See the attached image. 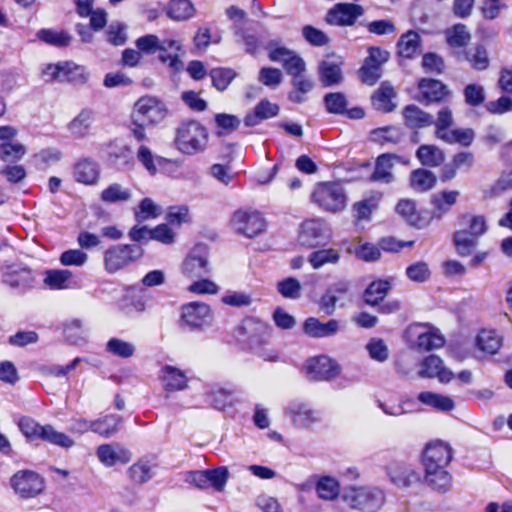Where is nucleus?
Returning a JSON list of instances; mask_svg holds the SVG:
<instances>
[{
    "instance_id": "79ce46f5",
    "label": "nucleus",
    "mask_w": 512,
    "mask_h": 512,
    "mask_svg": "<svg viewBox=\"0 0 512 512\" xmlns=\"http://www.w3.org/2000/svg\"><path fill=\"white\" fill-rule=\"evenodd\" d=\"M436 184V176L425 169L414 170L411 174V186L421 192L428 191Z\"/></svg>"
},
{
    "instance_id": "c03bdc74",
    "label": "nucleus",
    "mask_w": 512,
    "mask_h": 512,
    "mask_svg": "<svg viewBox=\"0 0 512 512\" xmlns=\"http://www.w3.org/2000/svg\"><path fill=\"white\" fill-rule=\"evenodd\" d=\"M510 189H512V170L502 173L493 185L485 188L483 190V198L491 199L498 197Z\"/></svg>"
},
{
    "instance_id": "774afa93",
    "label": "nucleus",
    "mask_w": 512,
    "mask_h": 512,
    "mask_svg": "<svg viewBox=\"0 0 512 512\" xmlns=\"http://www.w3.org/2000/svg\"><path fill=\"white\" fill-rule=\"evenodd\" d=\"M458 191H443L433 195L432 203L441 212L448 211L457 200Z\"/></svg>"
},
{
    "instance_id": "f03ea898",
    "label": "nucleus",
    "mask_w": 512,
    "mask_h": 512,
    "mask_svg": "<svg viewBox=\"0 0 512 512\" xmlns=\"http://www.w3.org/2000/svg\"><path fill=\"white\" fill-rule=\"evenodd\" d=\"M209 140L207 128L196 120L182 121L175 131L174 144L184 155L193 156L205 151Z\"/></svg>"
},
{
    "instance_id": "b1692460",
    "label": "nucleus",
    "mask_w": 512,
    "mask_h": 512,
    "mask_svg": "<svg viewBox=\"0 0 512 512\" xmlns=\"http://www.w3.org/2000/svg\"><path fill=\"white\" fill-rule=\"evenodd\" d=\"M96 455L99 461L105 466H113L118 462L125 463L126 450L117 443L102 444L97 448Z\"/></svg>"
},
{
    "instance_id": "2f4dec72",
    "label": "nucleus",
    "mask_w": 512,
    "mask_h": 512,
    "mask_svg": "<svg viewBox=\"0 0 512 512\" xmlns=\"http://www.w3.org/2000/svg\"><path fill=\"white\" fill-rule=\"evenodd\" d=\"M394 89L388 82H382L377 91L372 95L373 106L383 112H391L395 108L392 103Z\"/></svg>"
},
{
    "instance_id": "473e14b6",
    "label": "nucleus",
    "mask_w": 512,
    "mask_h": 512,
    "mask_svg": "<svg viewBox=\"0 0 512 512\" xmlns=\"http://www.w3.org/2000/svg\"><path fill=\"white\" fill-rule=\"evenodd\" d=\"M391 289L387 280H376L371 282L364 291V301L370 306L378 305Z\"/></svg>"
},
{
    "instance_id": "4c0bfd02",
    "label": "nucleus",
    "mask_w": 512,
    "mask_h": 512,
    "mask_svg": "<svg viewBox=\"0 0 512 512\" xmlns=\"http://www.w3.org/2000/svg\"><path fill=\"white\" fill-rule=\"evenodd\" d=\"M446 41L453 48L465 47L471 40L466 25L458 23L445 31Z\"/></svg>"
},
{
    "instance_id": "f704fd0d",
    "label": "nucleus",
    "mask_w": 512,
    "mask_h": 512,
    "mask_svg": "<svg viewBox=\"0 0 512 512\" xmlns=\"http://www.w3.org/2000/svg\"><path fill=\"white\" fill-rule=\"evenodd\" d=\"M120 419L117 415L109 414L92 421V432L109 438L119 430Z\"/></svg>"
},
{
    "instance_id": "c85d7f7f",
    "label": "nucleus",
    "mask_w": 512,
    "mask_h": 512,
    "mask_svg": "<svg viewBox=\"0 0 512 512\" xmlns=\"http://www.w3.org/2000/svg\"><path fill=\"white\" fill-rule=\"evenodd\" d=\"M469 65L477 71H484L490 65V58L487 49L483 45H476L465 50L461 56Z\"/></svg>"
},
{
    "instance_id": "a878e982",
    "label": "nucleus",
    "mask_w": 512,
    "mask_h": 512,
    "mask_svg": "<svg viewBox=\"0 0 512 512\" xmlns=\"http://www.w3.org/2000/svg\"><path fill=\"white\" fill-rule=\"evenodd\" d=\"M405 125L409 128H424L434 123L433 116L416 105H408L403 110Z\"/></svg>"
},
{
    "instance_id": "39448f33",
    "label": "nucleus",
    "mask_w": 512,
    "mask_h": 512,
    "mask_svg": "<svg viewBox=\"0 0 512 512\" xmlns=\"http://www.w3.org/2000/svg\"><path fill=\"white\" fill-rule=\"evenodd\" d=\"M135 122L156 125L164 121L169 115L166 103L160 98L152 95H145L134 104Z\"/></svg>"
},
{
    "instance_id": "58836bf2",
    "label": "nucleus",
    "mask_w": 512,
    "mask_h": 512,
    "mask_svg": "<svg viewBox=\"0 0 512 512\" xmlns=\"http://www.w3.org/2000/svg\"><path fill=\"white\" fill-rule=\"evenodd\" d=\"M396 210L408 224L417 228H422L426 225L425 220L416 211L415 203L413 201L401 200L397 204Z\"/></svg>"
},
{
    "instance_id": "5fc2aeb1",
    "label": "nucleus",
    "mask_w": 512,
    "mask_h": 512,
    "mask_svg": "<svg viewBox=\"0 0 512 512\" xmlns=\"http://www.w3.org/2000/svg\"><path fill=\"white\" fill-rule=\"evenodd\" d=\"M71 277L72 272L69 270H48L44 282L52 289H65Z\"/></svg>"
},
{
    "instance_id": "f257e3e1",
    "label": "nucleus",
    "mask_w": 512,
    "mask_h": 512,
    "mask_svg": "<svg viewBox=\"0 0 512 512\" xmlns=\"http://www.w3.org/2000/svg\"><path fill=\"white\" fill-rule=\"evenodd\" d=\"M452 458L448 443L438 440L426 445L422 454L423 481L432 492L444 495L452 490L454 478L447 469Z\"/></svg>"
},
{
    "instance_id": "a19ab883",
    "label": "nucleus",
    "mask_w": 512,
    "mask_h": 512,
    "mask_svg": "<svg viewBox=\"0 0 512 512\" xmlns=\"http://www.w3.org/2000/svg\"><path fill=\"white\" fill-rule=\"evenodd\" d=\"M418 400L425 405L444 412L454 408V401L450 397L433 392H421L418 395Z\"/></svg>"
},
{
    "instance_id": "bf43d9fd",
    "label": "nucleus",
    "mask_w": 512,
    "mask_h": 512,
    "mask_svg": "<svg viewBox=\"0 0 512 512\" xmlns=\"http://www.w3.org/2000/svg\"><path fill=\"white\" fill-rule=\"evenodd\" d=\"M461 225L468 227L466 230L475 238L481 236L487 230L485 218L480 215H464L461 218Z\"/></svg>"
},
{
    "instance_id": "bb28decb",
    "label": "nucleus",
    "mask_w": 512,
    "mask_h": 512,
    "mask_svg": "<svg viewBox=\"0 0 512 512\" xmlns=\"http://www.w3.org/2000/svg\"><path fill=\"white\" fill-rule=\"evenodd\" d=\"M166 15L174 21H186L195 14V8L190 0H171L165 7Z\"/></svg>"
},
{
    "instance_id": "49530a36",
    "label": "nucleus",
    "mask_w": 512,
    "mask_h": 512,
    "mask_svg": "<svg viewBox=\"0 0 512 512\" xmlns=\"http://www.w3.org/2000/svg\"><path fill=\"white\" fill-rule=\"evenodd\" d=\"M340 254L335 249H322L310 254L308 261L314 269H319L325 264H335L339 261Z\"/></svg>"
},
{
    "instance_id": "6ab92c4d",
    "label": "nucleus",
    "mask_w": 512,
    "mask_h": 512,
    "mask_svg": "<svg viewBox=\"0 0 512 512\" xmlns=\"http://www.w3.org/2000/svg\"><path fill=\"white\" fill-rule=\"evenodd\" d=\"M419 376L422 378H438L442 383H448L454 377L451 370L443 365V361L436 355H429L421 363Z\"/></svg>"
},
{
    "instance_id": "c756f323",
    "label": "nucleus",
    "mask_w": 512,
    "mask_h": 512,
    "mask_svg": "<svg viewBox=\"0 0 512 512\" xmlns=\"http://www.w3.org/2000/svg\"><path fill=\"white\" fill-rule=\"evenodd\" d=\"M420 45V35L417 32L410 30L403 34L398 40V54L403 58L411 59L418 53Z\"/></svg>"
},
{
    "instance_id": "f8f14e48",
    "label": "nucleus",
    "mask_w": 512,
    "mask_h": 512,
    "mask_svg": "<svg viewBox=\"0 0 512 512\" xmlns=\"http://www.w3.org/2000/svg\"><path fill=\"white\" fill-rule=\"evenodd\" d=\"M304 368L307 377L313 381L330 380L340 372L338 364L325 355L308 359Z\"/></svg>"
},
{
    "instance_id": "09e8293b",
    "label": "nucleus",
    "mask_w": 512,
    "mask_h": 512,
    "mask_svg": "<svg viewBox=\"0 0 512 512\" xmlns=\"http://www.w3.org/2000/svg\"><path fill=\"white\" fill-rule=\"evenodd\" d=\"M26 154V148L21 143H0V159L4 162H17Z\"/></svg>"
},
{
    "instance_id": "423d86ee",
    "label": "nucleus",
    "mask_w": 512,
    "mask_h": 512,
    "mask_svg": "<svg viewBox=\"0 0 512 512\" xmlns=\"http://www.w3.org/2000/svg\"><path fill=\"white\" fill-rule=\"evenodd\" d=\"M2 283L18 294H24L36 286V276L26 266L9 265L2 271Z\"/></svg>"
},
{
    "instance_id": "9d476101",
    "label": "nucleus",
    "mask_w": 512,
    "mask_h": 512,
    "mask_svg": "<svg viewBox=\"0 0 512 512\" xmlns=\"http://www.w3.org/2000/svg\"><path fill=\"white\" fill-rule=\"evenodd\" d=\"M329 239V230L320 219L306 220L300 226L299 242L302 246L314 248L325 245Z\"/></svg>"
},
{
    "instance_id": "c9c22d12",
    "label": "nucleus",
    "mask_w": 512,
    "mask_h": 512,
    "mask_svg": "<svg viewBox=\"0 0 512 512\" xmlns=\"http://www.w3.org/2000/svg\"><path fill=\"white\" fill-rule=\"evenodd\" d=\"M94 117L90 110H82L68 125L70 133L76 138L85 137L91 128Z\"/></svg>"
},
{
    "instance_id": "0eeeda50",
    "label": "nucleus",
    "mask_w": 512,
    "mask_h": 512,
    "mask_svg": "<svg viewBox=\"0 0 512 512\" xmlns=\"http://www.w3.org/2000/svg\"><path fill=\"white\" fill-rule=\"evenodd\" d=\"M10 482L15 493L23 499L36 497L44 489V479L31 470L16 472Z\"/></svg>"
},
{
    "instance_id": "e433bc0d",
    "label": "nucleus",
    "mask_w": 512,
    "mask_h": 512,
    "mask_svg": "<svg viewBox=\"0 0 512 512\" xmlns=\"http://www.w3.org/2000/svg\"><path fill=\"white\" fill-rule=\"evenodd\" d=\"M162 380L166 390H182L187 385L186 376L177 368L165 366L162 369Z\"/></svg>"
},
{
    "instance_id": "7ed1b4c3",
    "label": "nucleus",
    "mask_w": 512,
    "mask_h": 512,
    "mask_svg": "<svg viewBox=\"0 0 512 512\" xmlns=\"http://www.w3.org/2000/svg\"><path fill=\"white\" fill-rule=\"evenodd\" d=\"M343 499L353 509L363 512H377L384 505L385 492L379 487L351 486L344 490Z\"/></svg>"
},
{
    "instance_id": "de8ad7c7",
    "label": "nucleus",
    "mask_w": 512,
    "mask_h": 512,
    "mask_svg": "<svg viewBox=\"0 0 512 512\" xmlns=\"http://www.w3.org/2000/svg\"><path fill=\"white\" fill-rule=\"evenodd\" d=\"M154 467L155 465L151 464L150 461L142 459L130 467V478L135 483H145L153 477Z\"/></svg>"
},
{
    "instance_id": "6e6d98bb",
    "label": "nucleus",
    "mask_w": 512,
    "mask_h": 512,
    "mask_svg": "<svg viewBox=\"0 0 512 512\" xmlns=\"http://www.w3.org/2000/svg\"><path fill=\"white\" fill-rule=\"evenodd\" d=\"M235 76L236 73L229 68H214L210 71L212 84L219 91H224Z\"/></svg>"
},
{
    "instance_id": "7c9ffc66",
    "label": "nucleus",
    "mask_w": 512,
    "mask_h": 512,
    "mask_svg": "<svg viewBox=\"0 0 512 512\" xmlns=\"http://www.w3.org/2000/svg\"><path fill=\"white\" fill-rule=\"evenodd\" d=\"M419 89L421 92V101L436 102L440 101L446 94L445 85L434 79H422L419 82Z\"/></svg>"
},
{
    "instance_id": "603ef678",
    "label": "nucleus",
    "mask_w": 512,
    "mask_h": 512,
    "mask_svg": "<svg viewBox=\"0 0 512 512\" xmlns=\"http://www.w3.org/2000/svg\"><path fill=\"white\" fill-rule=\"evenodd\" d=\"M318 496L323 500H333L339 495V484L331 477H322L316 485Z\"/></svg>"
},
{
    "instance_id": "ea45409f",
    "label": "nucleus",
    "mask_w": 512,
    "mask_h": 512,
    "mask_svg": "<svg viewBox=\"0 0 512 512\" xmlns=\"http://www.w3.org/2000/svg\"><path fill=\"white\" fill-rule=\"evenodd\" d=\"M474 138L475 132L471 128L447 130L439 137V139L448 144L458 143L464 147H469L473 143Z\"/></svg>"
},
{
    "instance_id": "2eb2a0df",
    "label": "nucleus",
    "mask_w": 512,
    "mask_h": 512,
    "mask_svg": "<svg viewBox=\"0 0 512 512\" xmlns=\"http://www.w3.org/2000/svg\"><path fill=\"white\" fill-rule=\"evenodd\" d=\"M351 282L346 279L338 280L328 286L319 301L320 309L326 315L334 314L337 303L349 294L351 290Z\"/></svg>"
},
{
    "instance_id": "a211bd4d",
    "label": "nucleus",
    "mask_w": 512,
    "mask_h": 512,
    "mask_svg": "<svg viewBox=\"0 0 512 512\" xmlns=\"http://www.w3.org/2000/svg\"><path fill=\"white\" fill-rule=\"evenodd\" d=\"M342 329L341 321L330 319L327 322H321L315 317H309L303 324V331L312 338H327L335 336Z\"/></svg>"
},
{
    "instance_id": "052dcab7",
    "label": "nucleus",
    "mask_w": 512,
    "mask_h": 512,
    "mask_svg": "<svg viewBox=\"0 0 512 512\" xmlns=\"http://www.w3.org/2000/svg\"><path fill=\"white\" fill-rule=\"evenodd\" d=\"M38 37L43 42L57 47L67 46L71 41V37L68 33L63 31L57 32L49 29L40 30L38 32Z\"/></svg>"
},
{
    "instance_id": "8fccbe9b",
    "label": "nucleus",
    "mask_w": 512,
    "mask_h": 512,
    "mask_svg": "<svg viewBox=\"0 0 512 512\" xmlns=\"http://www.w3.org/2000/svg\"><path fill=\"white\" fill-rule=\"evenodd\" d=\"M326 110L331 114H344L348 105L346 96L341 92H331L324 96Z\"/></svg>"
},
{
    "instance_id": "e2e57ef3",
    "label": "nucleus",
    "mask_w": 512,
    "mask_h": 512,
    "mask_svg": "<svg viewBox=\"0 0 512 512\" xmlns=\"http://www.w3.org/2000/svg\"><path fill=\"white\" fill-rule=\"evenodd\" d=\"M372 139L375 141H384V142H391V143H399L402 139V132L399 128H396L394 126H387V127H381L374 129L371 132Z\"/></svg>"
},
{
    "instance_id": "4be33fe9",
    "label": "nucleus",
    "mask_w": 512,
    "mask_h": 512,
    "mask_svg": "<svg viewBox=\"0 0 512 512\" xmlns=\"http://www.w3.org/2000/svg\"><path fill=\"white\" fill-rule=\"evenodd\" d=\"M99 166L89 158L79 160L74 166V178L77 182L91 185L99 178Z\"/></svg>"
},
{
    "instance_id": "393cba45",
    "label": "nucleus",
    "mask_w": 512,
    "mask_h": 512,
    "mask_svg": "<svg viewBox=\"0 0 512 512\" xmlns=\"http://www.w3.org/2000/svg\"><path fill=\"white\" fill-rule=\"evenodd\" d=\"M280 109L277 104L271 103L268 100L260 101L253 113L247 114L244 122L248 127L256 126L261 121L275 117L278 115Z\"/></svg>"
},
{
    "instance_id": "9b49d317",
    "label": "nucleus",
    "mask_w": 512,
    "mask_h": 512,
    "mask_svg": "<svg viewBox=\"0 0 512 512\" xmlns=\"http://www.w3.org/2000/svg\"><path fill=\"white\" fill-rule=\"evenodd\" d=\"M389 481L400 489L413 486L420 481V475L412 465L401 461H392L385 467Z\"/></svg>"
},
{
    "instance_id": "f3484780",
    "label": "nucleus",
    "mask_w": 512,
    "mask_h": 512,
    "mask_svg": "<svg viewBox=\"0 0 512 512\" xmlns=\"http://www.w3.org/2000/svg\"><path fill=\"white\" fill-rule=\"evenodd\" d=\"M43 77L46 82L58 80L64 81H76L77 76H80L85 80L84 68L73 63L64 64H49L43 69Z\"/></svg>"
},
{
    "instance_id": "72a5a7b5",
    "label": "nucleus",
    "mask_w": 512,
    "mask_h": 512,
    "mask_svg": "<svg viewBox=\"0 0 512 512\" xmlns=\"http://www.w3.org/2000/svg\"><path fill=\"white\" fill-rule=\"evenodd\" d=\"M416 156L422 165L429 167H437L445 160L444 152L434 145H421L416 152Z\"/></svg>"
},
{
    "instance_id": "0e129e2a",
    "label": "nucleus",
    "mask_w": 512,
    "mask_h": 512,
    "mask_svg": "<svg viewBox=\"0 0 512 512\" xmlns=\"http://www.w3.org/2000/svg\"><path fill=\"white\" fill-rule=\"evenodd\" d=\"M136 157L150 175H155L158 171L155 162H161L163 160L161 157H154L152 151L145 145L139 147Z\"/></svg>"
},
{
    "instance_id": "864d4df0",
    "label": "nucleus",
    "mask_w": 512,
    "mask_h": 512,
    "mask_svg": "<svg viewBox=\"0 0 512 512\" xmlns=\"http://www.w3.org/2000/svg\"><path fill=\"white\" fill-rule=\"evenodd\" d=\"M19 429L29 440L42 439L45 426L40 425L30 417H22L18 423Z\"/></svg>"
},
{
    "instance_id": "13d9d810",
    "label": "nucleus",
    "mask_w": 512,
    "mask_h": 512,
    "mask_svg": "<svg viewBox=\"0 0 512 512\" xmlns=\"http://www.w3.org/2000/svg\"><path fill=\"white\" fill-rule=\"evenodd\" d=\"M465 103L471 107L480 106L485 101V90L480 84L471 83L463 90Z\"/></svg>"
},
{
    "instance_id": "6e6552de",
    "label": "nucleus",
    "mask_w": 512,
    "mask_h": 512,
    "mask_svg": "<svg viewBox=\"0 0 512 512\" xmlns=\"http://www.w3.org/2000/svg\"><path fill=\"white\" fill-rule=\"evenodd\" d=\"M231 222L238 233L248 238L259 235L266 227L265 219L256 210H238L233 214Z\"/></svg>"
},
{
    "instance_id": "ddd939ff",
    "label": "nucleus",
    "mask_w": 512,
    "mask_h": 512,
    "mask_svg": "<svg viewBox=\"0 0 512 512\" xmlns=\"http://www.w3.org/2000/svg\"><path fill=\"white\" fill-rule=\"evenodd\" d=\"M364 14L361 5L354 3H337L326 15V22L335 26H352Z\"/></svg>"
},
{
    "instance_id": "1a4fd4ad",
    "label": "nucleus",
    "mask_w": 512,
    "mask_h": 512,
    "mask_svg": "<svg viewBox=\"0 0 512 512\" xmlns=\"http://www.w3.org/2000/svg\"><path fill=\"white\" fill-rule=\"evenodd\" d=\"M209 252L204 244L196 245L191 249L182 264V272L188 278H201L210 273Z\"/></svg>"
},
{
    "instance_id": "412c9836",
    "label": "nucleus",
    "mask_w": 512,
    "mask_h": 512,
    "mask_svg": "<svg viewBox=\"0 0 512 512\" xmlns=\"http://www.w3.org/2000/svg\"><path fill=\"white\" fill-rule=\"evenodd\" d=\"M286 415L293 423L302 428H307L319 420V413L305 404L291 403L286 408Z\"/></svg>"
},
{
    "instance_id": "cd10ccee",
    "label": "nucleus",
    "mask_w": 512,
    "mask_h": 512,
    "mask_svg": "<svg viewBox=\"0 0 512 512\" xmlns=\"http://www.w3.org/2000/svg\"><path fill=\"white\" fill-rule=\"evenodd\" d=\"M291 84L293 89L289 92L288 99L296 104L305 102V95L311 92L314 87V82L305 73L292 77Z\"/></svg>"
},
{
    "instance_id": "aec40b11",
    "label": "nucleus",
    "mask_w": 512,
    "mask_h": 512,
    "mask_svg": "<svg viewBox=\"0 0 512 512\" xmlns=\"http://www.w3.org/2000/svg\"><path fill=\"white\" fill-rule=\"evenodd\" d=\"M401 157L395 154L385 153L376 159L374 172L370 176V180L380 183H391L394 176L391 172L394 163L400 162Z\"/></svg>"
},
{
    "instance_id": "69168bd1",
    "label": "nucleus",
    "mask_w": 512,
    "mask_h": 512,
    "mask_svg": "<svg viewBox=\"0 0 512 512\" xmlns=\"http://www.w3.org/2000/svg\"><path fill=\"white\" fill-rule=\"evenodd\" d=\"M277 290L285 298L297 299L301 295V284L296 278L289 277L277 283Z\"/></svg>"
},
{
    "instance_id": "4468645a",
    "label": "nucleus",
    "mask_w": 512,
    "mask_h": 512,
    "mask_svg": "<svg viewBox=\"0 0 512 512\" xmlns=\"http://www.w3.org/2000/svg\"><path fill=\"white\" fill-rule=\"evenodd\" d=\"M211 321L210 307L203 302H191L183 305L181 322L191 330L201 329Z\"/></svg>"
},
{
    "instance_id": "4d7b16f0",
    "label": "nucleus",
    "mask_w": 512,
    "mask_h": 512,
    "mask_svg": "<svg viewBox=\"0 0 512 512\" xmlns=\"http://www.w3.org/2000/svg\"><path fill=\"white\" fill-rule=\"evenodd\" d=\"M42 440L62 448H71L74 441L65 433L56 431L51 425H45Z\"/></svg>"
},
{
    "instance_id": "680f3d73",
    "label": "nucleus",
    "mask_w": 512,
    "mask_h": 512,
    "mask_svg": "<svg viewBox=\"0 0 512 512\" xmlns=\"http://www.w3.org/2000/svg\"><path fill=\"white\" fill-rule=\"evenodd\" d=\"M233 392L234 391L232 389L225 388L213 390L209 394V402L215 409L224 410L227 406L232 405Z\"/></svg>"
},
{
    "instance_id": "20e7f679",
    "label": "nucleus",
    "mask_w": 512,
    "mask_h": 512,
    "mask_svg": "<svg viewBox=\"0 0 512 512\" xmlns=\"http://www.w3.org/2000/svg\"><path fill=\"white\" fill-rule=\"evenodd\" d=\"M312 200L321 209L332 213L342 211L347 204L344 188L334 182L318 184L312 193Z\"/></svg>"
},
{
    "instance_id": "5701e85b",
    "label": "nucleus",
    "mask_w": 512,
    "mask_h": 512,
    "mask_svg": "<svg viewBox=\"0 0 512 512\" xmlns=\"http://www.w3.org/2000/svg\"><path fill=\"white\" fill-rule=\"evenodd\" d=\"M104 263L106 270L110 273L124 268L128 263V245H115L108 248L104 254Z\"/></svg>"
},
{
    "instance_id": "37998d69",
    "label": "nucleus",
    "mask_w": 512,
    "mask_h": 512,
    "mask_svg": "<svg viewBox=\"0 0 512 512\" xmlns=\"http://www.w3.org/2000/svg\"><path fill=\"white\" fill-rule=\"evenodd\" d=\"M454 244L460 256H469L477 245L475 237L471 236L466 229H461L454 234Z\"/></svg>"
},
{
    "instance_id": "dca6fc26",
    "label": "nucleus",
    "mask_w": 512,
    "mask_h": 512,
    "mask_svg": "<svg viewBox=\"0 0 512 512\" xmlns=\"http://www.w3.org/2000/svg\"><path fill=\"white\" fill-rule=\"evenodd\" d=\"M343 59L335 54L326 55L318 67L319 79L324 87L337 85L342 81Z\"/></svg>"
},
{
    "instance_id": "3c124183",
    "label": "nucleus",
    "mask_w": 512,
    "mask_h": 512,
    "mask_svg": "<svg viewBox=\"0 0 512 512\" xmlns=\"http://www.w3.org/2000/svg\"><path fill=\"white\" fill-rule=\"evenodd\" d=\"M161 214V207L151 198H144L135 209V218L138 222L154 219Z\"/></svg>"
},
{
    "instance_id": "338daca9",
    "label": "nucleus",
    "mask_w": 512,
    "mask_h": 512,
    "mask_svg": "<svg viewBox=\"0 0 512 512\" xmlns=\"http://www.w3.org/2000/svg\"><path fill=\"white\" fill-rule=\"evenodd\" d=\"M302 36L313 46L322 47L329 43V37L322 30L312 25H305L302 28Z\"/></svg>"
},
{
    "instance_id": "a18cd8bd",
    "label": "nucleus",
    "mask_w": 512,
    "mask_h": 512,
    "mask_svg": "<svg viewBox=\"0 0 512 512\" xmlns=\"http://www.w3.org/2000/svg\"><path fill=\"white\" fill-rule=\"evenodd\" d=\"M477 346L489 354H495L501 347V339L496 332L482 330L477 336Z\"/></svg>"
}]
</instances>
